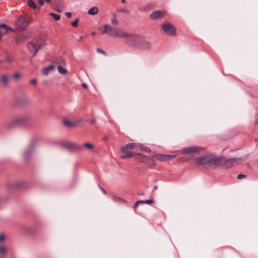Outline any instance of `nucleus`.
<instances>
[{
    "mask_svg": "<svg viewBox=\"0 0 258 258\" xmlns=\"http://www.w3.org/2000/svg\"><path fill=\"white\" fill-rule=\"evenodd\" d=\"M31 115L30 113H23L14 116L6 124V127L11 129L19 126L26 125L31 119Z\"/></svg>",
    "mask_w": 258,
    "mask_h": 258,
    "instance_id": "f257e3e1",
    "label": "nucleus"
},
{
    "mask_svg": "<svg viewBox=\"0 0 258 258\" xmlns=\"http://www.w3.org/2000/svg\"><path fill=\"white\" fill-rule=\"evenodd\" d=\"M195 163L198 166L205 165L206 167L215 168L218 162V156L211 153L195 158Z\"/></svg>",
    "mask_w": 258,
    "mask_h": 258,
    "instance_id": "f03ea898",
    "label": "nucleus"
},
{
    "mask_svg": "<svg viewBox=\"0 0 258 258\" xmlns=\"http://www.w3.org/2000/svg\"><path fill=\"white\" fill-rule=\"evenodd\" d=\"M244 158H232L227 159L223 156H218V162L216 163V167L219 166H223L225 169H229L234 165L237 164L242 162Z\"/></svg>",
    "mask_w": 258,
    "mask_h": 258,
    "instance_id": "7ed1b4c3",
    "label": "nucleus"
},
{
    "mask_svg": "<svg viewBox=\"0 0 258 258\" xmlns=\"http://www.w3.org/2000/svg\"><path fill=\"white\" fill-rule=\"evenodd\" d=\"M131 44L134 47L142 50L149 49L151 45L150 42L145 40L141 36L137 34L133 36Z\"/></svg>",
    "mask_w": 258,
    "mask_h": 258,
    "instance_id": "20e7f679",
    "label": "nucleus"
},
{
    "mask_svg": "<svg viewBox=\"0 0 258 258\" xmlns=\"http://www.w3.org/2000/svg\"><path fill=\"white\" fill-rule=\"evenodd\" d=\"M31 186L29 183L24 181H16L14 183H8L7 188L9 191L14 190L26 189Z\"/></svg>",
    "mask_w": 258,
    "mask_h": 258,
    "instance_id": "39448f33",
    "label": "nucleus"
},
{
    "mask_svg": "<svg viewBox=\"0 0 258 258\" xmlns=\"http://www.w3.org/2000/svg\"><path fill=\"white\" fill-rule=\"evenodd\" d=\"M37 143V140L36 138L32 139L28 146L24 152L23 157L24 159L27 161L29 160L31 155L35 151Z\"/></svg>",
    "mask_w": 258,
    "mask_h": 258,
    "instance_id": "423d86ee",
    "label": "nucleus"
},
{
    "mask_svg": "<svg viewBox=\"0 0 258 258\" xmlns=\"http://www.w3.org/2000/svg\"><path fill=\"white\" fill-rule=\"evenodd\" d=\"M121 152H122V154L121 155V157L122 159L135 157L139 161L142 162L143 161L145 158V156L142 154L129 151L126 149H125L124 151Z\"/></svg>",
    "mask_w": 258,
    "mask_h": 258,
    "instance_id": "0eeeda50",
    "label": "nucleus"
},
{
    "mask_svg": "<svg viewBox=\"0 0 258 258\" xmlns=\"http://www.w3.org/2000/svg\"><path fill=\"white\" fill-rule=\"evenodd\" d=\"M63 148H66L70 151L74 152H80L82 150V146L72 142H66L61 144Z\"/></svg>",
    "mask_w": 258,
    "mask_h": 258,
    "instance_id": "6e6552de",
    "label": "nucleus"
},
{
    "mask_svg": "<svg viewBox=\"0 0 258 258\" xmlns=\"http://www.w3.org/2000/svg\"><path fill=\"white\" fill-rule=\"evenodd\" d=\"M63 148H66L70 151L74 152H80L82 150V146L72 142H66L61 144Z\"/></svg>",
    "mask_w": 258,
    "mask_h": 258,
    "instance_id": "1a4fd4ad",
    "label": "nucleus"
},
{
    "mask_svg": "<svg viewBox=\"0 0 258 258\" xmlns=\"http://www.w3.org/2000/svg\"><path fill=\"white\" fill-rule=\"evenodd\" d=\"M113 37H117L120 38H127L126 43H130L132 42V38L133 36H135V34L133 33H128L126 32H121L120 31L116 30L115 32L113 34Z\"/></svg>",
    "mask_w": 258,
    "mask_h": 258,
    "instance_id": "9d476101",
    "label": "nucleus"
},
{
    "mask_svg": "<svg viewBox=\"0 0 258 258\" xmlns=\"http://www.w3.org/2000/svg\"><path fill=\"white\" fill-rule=\"evenodd\" d=\"M162 29L165 33L169 35L174 36L176 34L175 27L170 23L162 24Z\"/></svg>",
    "mask_w": 258,
    "mask_h": 258,
    "instance_id": "9b49d317",
    "label": "nucleus"
},
{
    "mask_svg": "<svg viewBox=\"0 0 258 258\" xmlns=\"http://www.w3.org/2000/svg\"><path fill=\"white\" fill-rule=\"evenodd\" d=\"M29 102L28 97L23 96L16 99L13 103L14 106L23 107L27 105Z\"/></svg>",
    "mask_w": 258,
    "mask_h": 258,
    "instance_id": "f8f14e48",
    "label": "nucleus"
},
{
    "mask_svg": "<svg viewBox=\"0 0 258 258\" xmlns=\"http://www.w3.org/2000/svg\"><path fill=\"white\" fill-rule=\"evenodd\" d=\"M176 155H167L158 154L155 155L154 157L159 161H169L175 157Z\"/></svg>",
    "mask_w": 258,
    "mask_h": 258,
    "instance_id": "ddd939ff",
    "label": "nucleus"
},
{
    "mask_svg": "<svg viewBox=\"0 0 258 258\" xmlns=\"http://www.w3.org/2000/svg\"><path fill=\"white\" fill-rule=\"evenodd\" d=\"M43 45V42H37L34 43L33 42H29L27 43V47L29 50L32 52L33 51H35L36 48H38V47L40 49Z\"/></svg>",
    "mask_w": 258,
    "mask_h": 258,
    "instance_id": "4468645a",
    "label": "nucleus"
},
{
    "mask_svg": "<svg viewBox=\"0 0 258 258\" xmlns=\"http://www.w3.org/2000/svg\"><path fill=\"white\" fill-rule=\"evenodd\" d=\"M165 12L161 10L155 11L153 12L150 16V19L156 20L164 17Z\"/></svg>",
    "mask_w": 258,
    "mask_h": 258,
    "instance_id": "2eb2a0df",
    "label": "nucleus"
},
{
    "mask_svg": "<svg viewBox=\"0 0 258 258\" xmlns=\"http://www.w3.org/2000/svg\"><path fill=\"white\" fill-rule=\"evenodd\" d=\"M201 148L199 146H191L183 148L182 149V152L186 154H190L195 153L199 151Z\"/></svg>",
    "mask_w": 258,
    "mask_h": 258,
    "instance_id": "dca6fc26",
    "label": "nucleus"
},
{
    "mask_svg": "<svg viewBox=\"0 0 258 258\" xmlns=\"http://www.w3.org/2000/svg\"><path fill=\"white\" fill-rule=\"evenodd\" d=\"M16 23L21 28L25 27L29 25L28 21L23 16L20 17Z\"/></svg>",
    "mask_w": 258,
    "mask_h": 258,
    "instance_id": "f3484780",
    "label": "nucleus"
},
{
    "mask_svg": "<svg viewBox=\"0 0 258 258\" xmlns=\"http://www.w3.org/2000/svg\"><path fill=\"white\" fill-rule=\"evenodd\" d=\"M21 230L28 235L33 234L35 232V229L33 227L27 226H23L21 227Z\"/></svg>",
    "mask_w": 258,
    "mask_h": 258,
    "instance_id": "a211bd4d",
    "label": "nucleus"
},
{
    "mask_svg": "<svg viewBox=\"0 0 258 258\" xmlns=\"http://www.w3.org/2000/svg\"><path fill=\"white\" fill-rule=\"evenodd\" d=\"M116 30H114L112 27H111L109 25L106 24L104 26V30L102 31V34L107 33L111 36H113L111 34H113L115 33Z\"/></svg>",
    "mask_w": 258,
    "mask_h": 258,
    "instance_id": "6ab92c4d",
    "label": "nucleus"
},
{
    "mask_svg": "<svg viewBox=\"0 0 258 258\" xmlns=\"http://www.w3.org/2000/svg\"><path fill=\"white\" fill-rule=\"evenodd\" d=\"M136 147H138L137 144L134 143H130L127 144L125 146L123 147L121 150V151H123L125 150V149H133Z\"/></svg>",
    "mask_w": 258,
    "mask_h": 258,
    "instance_id": "aec40b11",
    "label": "nucleus"
},
{
    "mask_svg": "<svg viewBox=\"0 0 258 258\" xmlns=\"http://www.w3.org/2000/svg\"><path fill=\"white\" fill-rule=\"evenodd\" d=\"M54 69V67L52 64H50L43 69L42 73L44 75H47L49 72Z\"/></svg>",
    "mask_w": 258,
    "mask_h": 258,
    "instance_id": "412c9836",
    "label": "nucleus"
},
{
    "mask_svg": "<svg viewBox=\"0 0 258 258\" xmlns=\"http://www.w3.org/2000/svg\"><path fill=\"white\" fill-rule=\"evenodd\" d=\"M13 61H14L13 57L11 56L8 54H7L6 55L5 59H4L3 60H0L1 63H5V62L11 63L13 62Z\"/></svg>",
    "mask_w": 258,
    "mask_h": 258,
    "instance_id": "4be33fe9",
    "label": "nucleus"
},
{
    "mask_svg": "<svg viewBox=\"0 0 258 258\" xmlns=\"http://www.w3.org/2000/svg\"><path fill=\"white\" fill-rule=\"evenodd\" d=\"M98 13V8L97 7L94 6L91 8L88 11V14L90 15H95Z\"/></svg>",
    "mask_w": 258,
    "mask_h": 258,
    "instance_id": "5701e85b",
    "label": "nucleus"
},
{
    "mask_svg": "<svg viewBox=\"0 0 258 258\" xmlns=\"http://www.w3.org/2000/svg\"><path fill=\"white\" fill-rule=\"evenodd\" d=\"M62 4L63 2L61 0H58L57 4L55 5V10L58 12H61V8L62 7Z\"/></svg>",
    "mask_w": 258,
    "mask_h": 258,
    "instance_id": "b1692460",
    "label": "nucleus"
},
{
    "mask_svg": "<svg viewBox=\"0 0 258 258\" xmlns=\"http://www.w3.org/2000/svg\"><path fill=\"white\" fill-rule=\"evenodd\" d=\"M0 28H1H1L5 29L6 30V32H9V31H12V32L14 31V30L11 27L8 26L6 24H1Z\"/></svg>",
    "mask_w": 258,
    "mask_h": 258,
    "instance_id": "393cba45",
    "label": "nucleus"
},
{
    "mask_svg": "<svg viewBox=\"0 0 258 258\" xmlns=\"http://www.w3.org/2000/svg\"><path fill=\"white\" fill-rule=\"evenodd\" d=\"M57 70H58V73H59V74H62V75H66V74H67V73H68V70H67L66 68H63V67H62L61 66H60V65H58V66H57Z\"/></svg>",
    "mask_w": 258,
    "mask_h": 258,
    "instance_id": "a878e982",
    "label": "nucleus"
},
{
    "mask_svg": "<svg viewBox=\"0 0 258 258\" xmlns=\"http://www.w3.org/2000/svg\"><path fill=\"white\" fill-rule=\"evenodd\" d=\"M138 147H139L142 151L150 152L151 151V149L147 146L144 145L143 144L138 143Z\"/></svg>",
    "mask_w": 258,
    "mask_h": 258,
    "instance_id": "bb28decb",
    "label": "nucleus"
},
{
    "mask_svg": "<svg viewBox=\"0 0 258 258\" xmlns=\"http://www.w3.org/2000/svg\"><path fill=\"white\" fill-rule=\"evenodd\" d=\"M63 124L69 127H73L75 125V122L67 119L63 120Z\"/></svg>",
    "mask_w": 258,
    "mask_h": 258,
    "instance_id": "cd10ccee",
    "label": "nucleus"
},
{
    "mask_svg": "<svg viewBox=\"0 0 258 258\" xmlns=\"http://www.w3.org/2000/svg\"><path fill=\"white\" fill-rule=\"evenodd\" d=\"M152 5L150 3L147 4L144 7L141 8V10L144 12H148L152 9Z\"/></svg>",
    "mask_w": 258,
    "mask_h": 258,
    "instance_id": "c85d7f7f",
    "label": "nucleus"
},
{
    "mask_svg": "<svg viewBox=\"0 0 258 258\" xmlns=\"http://www.w3.org/2000/svg\"><path fill=\"white\" fill-rule=\"evenodd\" d=\"M1 80L5 86H6L9 83V78L6 74H4L2 76Z\"/></svg>",
    "mask_w": 258,
    "mask_h": 258,
    "instance_id": "c756f323",
    "label": "nucleus"
},
{
    "mask_svg": "<svg viewBox=\"0 0 258 258\" xmlns=\"http://www.w3.org/2000/svg\"><path fill=\"white\" fill-rule=\"evenodd\" d=\"M28 6L33 9H37V5L33 0H28L27 1Z\"/></svg>",
    "mask_w": 258,
    "mask_h": 258,
    "instance_id": "7c9ffc66",
    "label": "nucleus"
},
{
    "mask_svg": "<svg viewBox=\"0 0 258 258\" xmlns=\"http://www.w3.org/2000/svg\"><path fill=\"white\" fill-rule=\"evenodd\" d=\"M7 249L4 246L0 247V255L1 258H4L6 256Z\"/></svg>",
    "mask_w": 258,
    "mask_h": 258,
    "instance_id": "2f4dec72",
    "label": "nucleus"
},
{
    "mask_svg": "<svg viewBox=\"0 0 258 258\" xmlns=\"http://www.w3.org/2000/svg\"><path fill=\"white\" fill-rule=\"evenodd\" d=\"M141 204H147L148 205L153 204L155 201L153 199L145 200H139Z\"/></svg>",
    "mask_w": 258,
    "mask_h": 258,
    "instance_id": "473e14b6",
    "label": "nucleus"
},
{
    "mask_svg": "<svg viewBox=\"0 0 258 258\" xmlns=\"http://www.w3.org/2000/svg\"><path fill=\"white\" fill-rule=\"evenodd\" d=\"M112 200H113L114 201L116 202H118V203H125L126 201L123 199H122L121 198L118 197H116V196H113L112 198Z\"/></svg>",
    "mask_w": 258,
    "mask_h": 258,
    "instance_id": "72a5a7b5",
    "label": "nucleus"
},
{
    "mask_svg": "<svg viewBox=\"0 0 258 258\" xmlns=\"http://www.w3.org/2000/svg\"><path fill=\"white\" fill-rule=\"evenodd\" d=\"M49 15L53 17L55 21H58L60 19V15L54 13H50Z\"/></svg>",
    "mask_w": 258,
    "mask_h": 258,
    "instance_id": "f704fd0d",
    "label": "nucleus"
},
{
    "mask_svg": "<svg viewBox=\"0 0 258 258\" xmlns=\"http://www.w3.org/2000/svg\"><path fill=\"white\" fill-rule=\"evenodd\" d=\"M83 146L85 148H87L90 150L92 149L93 148V146L92 144L89 143H86L84 144Z\"/></svg>",
    "mask_w": 258,
    "mask_h": 258,
    "instance_id": "c9c22d12",
    "label": "nucleus"
},
{
    "mask_svg": "<svg viewBox=\"0 0 258 258\" xmlns=\"http://www.w3.org/2000/svg\"><path fill=\"white\" fill-rule=\"evenodd\" d=\"M79 21V18H77L75 21H73L71 25L74 27H77L78 25V23Z\"/></svg>",
    "mask_w": 258,
    "mask_h": 258,
    "instance_id": "e433bc0d",
    "label": "nucleus"
},
{
    "mask_svg": "<svg viewBox=\"0 0 258 258\" xmlns=\"http://www.w3.org/2000/svg\"><path fill=\"white\" fill-rule=\"evenodd\" d=\"M111 22L114 25H117L118 24V21L115 18V15H113V18L111 19Z\"/></svg>",
    "mask_w": 258,
    "mask_h": 258,
    "instance_id": "4c0bfd02",
    "label": "nucleus"
},
{
    "mask_svg": "<svg viewBox=\"0 0 258 258\" xmlns=\"http://www.w3.org/2000/svg\"><path fill=\"white\" fill-rule=\"evenodd\" d=\"M118 11L120 12H122L126 14L130 13V11L126 9L120 8L118 9Z\"/></svg>",
    "mask_w": 258,
    "mask_h": 258,
    "instance_id": "58836bf2",
    "label": "nucleus"
},
{
    "mask_svg": "<svg viewBox=\"0 0 258 258\" xmlns=\"http://www.w3.org/2000/svg\"><path fill=\"white\" fill-rule=\"evenodd\" d=\"M5 239V235L3 233L0 234V242H3Z\"/></svg>",
    "mask_w": 258,
    "mask_h": 258,
    "instance_id": "ea45409f",
    "label": "nucleus"
},
{
    "mask_svg": "<svg viewBox=\"0 0 258 258\" xmlns=\"http://www.w3.org/2000/svg\"><path fill=\"white\" fill-rule=\"evenodd\" d=\"M37 83V81L36 79H33L30 81V83L33 85H36Z\"/></svg>",
    "mask_w": 258,
    "mask_h": 258,
    "instance_id": "a19ab883",
    "label": "nucleus"
},
{
    "mask_svg": "<svg viewBox=\"0 0 258 258\" xmlns=\"http://www.w3.org/2000/svg\"><path fill=\"white\" fill-rule=\"evenodd\" d=\"M141 204L139 201H137L133 206V209L135 211L136 209L138 207V205Z\"/></svg>",
    "mask_w": 258,
    "mask_h": 258,
    "instance_id": "79ce46f5",
    "label": "nucleus"
},
{
    "mask_svg": "<svg viewBox=\"0 0 258 258\" xmlns=\"http://www.w3.org/2000/svg\"><path fill=\"white\" fill-rule=\"evenodd\" d=\"M246 176L244 174H238L237 176V179H242L244 177H245Z\"/></svg>",
    "mask_w": 258,
    "mask_h": 258,
    "instance_id": "37998d69",
    "label": "nucleus"
},
{
    "mask_svg": "<svg viewBox=\"0 0 258 258\" xmlns=\"http://www.w3.org/2000/svg\"><path fill=\"white\" fill-rule=\"evenodd\" d=\"M96 51L98 53H102V54H106L105 52L103 50L101 49V48H97Z\"/></svg>",
    "mask_w": 258,
    "mask_h": 258,
    "instance_id": "c03bdc74",
    "label": "nucleus"
},
{
    "mask_svg": "<svg viewBox=\"0 0 258 258\" xmlns=\"http://www.w3.org/2000/svg\"><path fill=\"white\" fill-rule=\"evenodd\" d=\"M98 187L104 195H107V192L106 190H105L99 184H98Z\"/></svg>",
    "mask_w": 258,
    "mask_h": 258,
    "instance_id": "a18cd8bd",
    "label": "nucleus"
},
{
    "mask_svg": "<svg viewBox=\"0 0 258 258\" xmlns=\"http://www.w3.org/2000/svg\"><path fill=\"white\" fill-rule=\"evenodd\" d=\"M14 77L15 79H19L20 78V75L18 73H15Z\"/></svg>",
    "mask_w": 258,
    "mask_h": 258,
    "instance_id": "49530a36",
    "label": "nucleus"
},
{
    "mask_svg": "<svg viewBox=\"0 0 258 258\" xmlns=\"http://www.w3.org/2000/svg\"><path fill=\"white\" fill-rule=\"evenodd\" d=\"M39 50V48L38 47V48H36L35 51H33L32 52H33V57L35 56L37 52L38 51V50Z\"/></svg>",
    "mask_w": 258,
    "mask_h": 258,
    "instance_id": "de8ad7c7",
    "label": "nucleus"
},
{
    "mask_svg": "<svg viewBox=\"0 0 258 258\" xmlns=\"http://www.w3.org/2000/svg\"><path fill=\"white\" fill-rule=\"evenodd\" d=\"M65 15L67 18H70L72 16V13L71 12H66L65 13Z\"/></svg>",
    "mask_w": 258,
    "mask_h": 258,
    "instance_id": "09e8293b",
    "label": "nucleus"
},
{
    "mask_svg": "<svg viewBox=\"0 0 258 258\" xmlns=\"http://www.w3.org/2000/svg\"><path fill=\"white\" fill-rule=\"evenodd\" d=\"M39 4L40 6H43L44 5L45 0H38Z\"/></svg>",
    "mask_w": 258,
    "mask_h": 258,
    "instance_id": "8fccbe9b",
    "label": "nucleus"
},
{
    "mask_svg": "<svg viewBox=\"0 0 258 258\" xmlns=\"http://www.w3.org/2000/svg\"><path fill=\"white\" fill-rule=\"evenodd\" d=\"M82 86L84 88L86 89L88 88V85L86 83H82Z\"/></svg>",
    "mask_w": 258,
    "mask_h": 258,
    "instance_id": "3c124183",
    "label": "nucleus"
},
{
    "mask_svg": "<svg viewBox=\"0 0 258 258\" xmlns=\"http://www.w3.org/2000/svg\"><path fill=\"white\" fill-rule=\"evenodd\" d=\"M90 122L92 123V124H94L96 122V120L95 119H92L90 120Z\"/></svg>",
    "mask_w": 258,
    "mask_h": 258,
    "instance_id": "603ef678",
    "label": "nucleus"
},
{
    "mask_svg": "<svg viewBox=\"0 0 258 258\" xmlns=\"http://www.w3.org/2000/svg\"><path fill=\"white\" fill-rule=\"evenodd\" d=\"M83 39V36H80L79 37V39H78V41H81Z\"/></svg>",
    "mask_w": 258,
    "mask_h": 258,
    "instance_id": "864d4df0",
    "label": "nucleus"
},
{
    "mask_svg": "<svg viewBox=\"0 0 258 258\" xmlns=\"http://www.w3.org/2000/svg\"><path fill=\"white\" fill-rule=\"evenodd\" d=\"M107 139H108V137L107 136H105L103 138V140L104 141H105Z\"/></svg>",
    "mask_w": 258,
    "mask_h": 258,
    "instance_id": "5fc2aeb1",
    "label": "nucleus"
},
{
    "mask_svg": "<svg viewBox=\"0 0 258 258\" xmlns=\"http://www.w3.org/2000/svg\"><path fill=\"white\" fill-rule=\"evenodd\" d=\"M52 0H45V2L47 3H50Z\"/></svg>",
    "mask_w": 258,
    "mask_h": 258,
    "instance_id": "6e6d98bb",
    "label": "nucleus"
},
{
    "mask_svg": "<svg viewBox=\"0 0 258 258\" xmlns=\"http://www.w3.org/2000/svg\"><path fill=\"white\" fill-rule=\"evenodd\" d=\"M157 187H158L157 185H155V186H154V190L157 189Z\"/></svg>",
    "mask_w": 258,
    "mask_h": 258,
    "instance_id": "4d7b16f0",
    "label": "nucleus"
},
{
    "mask_svg": "<svg viewBox=\"0 0 258 258\" xmlns=\"http://www.w3.org/2000/svg\"><path fill=\"white\" fill-rule=\"evenodd\" d=\"M60 59L61 60H62V61H64V58L62 56L60 57Z\"/></svg>",
    "mask_w": 258,
    "mask_h": 258,
    "instance_id": "13d9d810",
    "label": "nucleus"
},
{
    "mask_svg": "<svg viewBox=\"0 0 258 258\" xmlns=\"http://www.w3.org/2000/svg\"><path fill=\"white\" fill-rule=\"evenodd\" d=\"M144 195V194L143 192H142V193L139 194V195H139V196H143V195Z\"/></svg>",
    "mask_w": 258,
    "mask_h": 258,
    "instance_id": "bf43d9fd",
    "label": "nucleus"
},
{
    "mask_svg": "<svg viewBox=\"0 0 258 258\" xmlns=\"http://www.w3.org/2000/svg\"><path fill=\"white\" fill-rule=\"evenodd\" d=\"M125 2V0H121V3H124Z\"/></svg>",
    "mask_w": 258,
    "mask_h": 258,
    "instance_id": "052dcab7",
    "label": "nucleus"
},
{
    "mask_svg": "<svg viewBox=\"0 0 258 258\" xmlns=\"http://www.w3.org/2000/svg\"><path fill=\"white\" fill-rule=\"evenodd\" d=\"M95 34V32L92 33V35H94Z\"/></svg>",
    "mask_w": 258,
    "mask_h": 258,
    "instance_id": "680f3d73",
    "label": "nucleus"
},
{
    "mask_svg": "<svg viewBox=\"0 0 258 258\" xmlns=\"http://www.w3.org/2000/svg\"><path fill=\"white\" fill-rule=\"evenodd\" d=\"M257 122H258V120H257Z\"/></svg>",
    "mask_w": 258,
    "mask_h": 258,
    "instance_id": "e2e57ef3",
    "label": "nucleus"
},
{
    "mask_svg": "<svg viewBox=\"0 0 258 258\" xmlns=\"http://www.w3.org/2000/svg\"><path fill=\"white\" fill-rule=\"evenodd\" d=\"M257 168H258V166H257Z\"/></svg>",
    "mask_w": 258,
    "mask_h": 258,
    "instance_id": "0e129e2a",
    "label": "nucleus"
}]
</instances>
